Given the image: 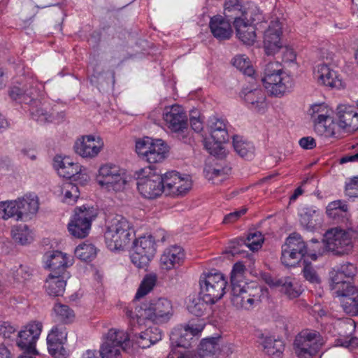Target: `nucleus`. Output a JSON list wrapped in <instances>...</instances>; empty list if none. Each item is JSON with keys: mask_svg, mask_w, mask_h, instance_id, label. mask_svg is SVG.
I'll return each instance as SVG.
<instances>
[{"mask_svg": "<svg viewBox=\"0 0 358 358\" xmlns=\"http://www.w3.org/2000/svg\"><path fill=\"white\" fill-rule=\"evenodd\" d=\"M206 326V322L203 319L196 317L192 319L187 324L183 329H175L171 335V342L173 346L181 347L187 349L192 346V343L195 341L194 337L199 336Z\"/></svg>", "mask_w": 358, "mask_h": 358, "instance_id": "6e6552de", "label": "nucleus"}, {"mask_svg": "<svg viewBox=\"0 0 358 358\" xmlns=\"http://www.w3.org/2000/svg\"><path fill=\"white\" fill-rule=\"evenodd\" d=\"M169 320L170 315H135L130 322H136L139 327H147L145 336L150 338L152 342L155 344L162 339V334L160 329L155 325L166 323Z\"/></svg>", "mask_w": 358, "mask_h": 358, "instance_id": "2eb2a0df", "label": "nucleus"}, {"mask_svg": "<svg viewBox=\"0 0 358 358\" xmlns=\"http://www.w3.org/2000/svg\"><path fill=\"white\" fill-rule=\"evenodd\" d=\"M42 84L37 80L30 78L22 87H13L10 91L12 99L25 104H33L38 102L40 96ZM31 114L34 120L41 123L52 122V115L43 107L31 106Z\"/></svg>", "mask_w": 358, "mask_h": 358, "instance_id": "f03ea898", "label": "nucleus"}, {"mask_svg": "<svg viewBox=\"0 0 358 358\" xmlns=\"http://www.w3.org/2000/svg\"><path fill=\"white\" fill-rule=\"evenodd\" d=\"M263 241V236L259 231L250 233L246 238H241L232 242L231 252L233 255L240 252L235 244L238 246L245 245L252 251L257 250L262 246Z\"/></svg>", "mask_w": 358, "mask_h": 358, "instance_id": "473e14b6", "label": "nucleus"}, {"mask_svg": "<svg viewBox=\"0 0 358 358\" xmlns=\"http://www.w3.org/2000/svg\"><path fill=\"white\" fill-rule=\"evenodd\" d=\"M302 273L303 278L312 284H320L321 282V278L315 268L306 259L303 260Z\"/></svg>", "mask_w": 358, "mask_h": 358, "instance_id": "3c124183", "label": "nucleus"}, {"mask_svg": "<svg viewBox=\"0 0 358 358\" xmlns=\"http://www.w3.org/2000/svg\"><path fill=\"white\" fill-rule=\"evenodd\" d=\"M52 336L50 337V342H47L49 353L54 358H66L69 356L67 350L64 348V343L52 342Z\"/></svg>", "mask_w": 358, "mask_h": 358, "instance_id": "864d4df0", "label": "nucleus"}, {"mask_svg": "<svg viewBox=\"0 0 358 358\" xmlns=\"http://www.w3.org/2000/svg\"><path fill=\"white\" fill-rule=\"evenodd\" d=\"M53 166L61 177L80 184H83L88 179V176L82 173L81 166L79 164L72 162L69 157H55Z\"/></svg>", "mask_w": 358, "mask_h": 358, "instance_id": "f3484780", "label": "nucleus"}, {"mask_svg": "<svg viewBox=\"0 0 358 358\" xmlns=\"http://www.w3.org/2000/svg\"><path fill=\"white\" fill-rule=\"evenodd\" d=\"M164 174L160 171L149 172L148 175L138 178L137 189L145 199H154L165 194V182Z\"/></svg>", "mask_w": 358, "mask_h": 358, "instance_id": "ddd939ff", "label": "nucleus"}, {"mask_svg": "<svg viewBox=\"0 0 358 358\" xmlns=\"http://www.w3.org/2000/svg\"><path fill=\"white\" fill-rule=\"evenodd\" d=\"M255 20V18L250 16L247 20L236 21L235 23L234 28L238 38L246 45H252L256 40L255 27L252 24Z\"/></svg>", "mask_w": 358, "mask_h": 358, "instance_id": "c85d7f7f", "label": "nucleus"}, {"mask_svg": "<svg viewBox=\"0 0 358 358\" xmlns=\"http://www.w3.org/2000/svg\"><path fill=\"white\" fill-rule=\"evenodd\" d=\"M282 245L289 250L299 253L302 258L307 255L313 260H316L317 255H322L324 252V250L321 251L317 248V244L313 249L308 248L301 236L296 232L291 234Z\"/></svg>", "mask_w": 358, "mask_h": 358, "instance_id": "aec40b11", "label": "nucleus"}, {"mask_svg": "<svg viewBox=\"0 0 358 358\" xmlns=\"http://www.w3.org/2000/svg\"><path fill=\"white\" fill-rule=\"evenodd\" d=\"M252 12L246 10L239 0H228L224 3V18L230 22L234 20V26L236 21L247 20Z\"/></svg>", "mask_w": 358, "mask_h": 358, "instance_id": "c756f323", "label": "nucleus"}, {"mask_svg": "<svg viewBox=\"0 0 358 358\" xmlns=\"http://www.w3.org/2000/svg\"><path fill=\"white\" fill-rule=\"evenodd\" d=\"M109 340L105 341L101 347L100 355L102 358H120L122 348L113 344Z\"/></svg>", "mask_w": 358, "mask_h": 358, "instance_id": "de8ad7c7", "label": "nucleus"}, {"mask_svg": "<svg viewBox=\"0 0 358 358\" xmlns=\"http://www.w3.org/2000/svg\"><path fill=\"white\" fill-rule=\"evenodd\" d=\"M221 336L203 338L198 348L200 358H217L222 352Z\"/></svg>", "mask_w": 358, "mask_h": 358, "instance_id": "bb28decb", "label": "nucleus"}, {"mask_svg": "<svg viewBox=\"0 0 358 358\" xmlns=\"http://www.w3.org/2000/svg\"><path fill=\"white\" fill-rule=\"evenodd\" d=\"M19 213L17 199L0 202V218L8 220L13 217L19 221Z\"/></svg>", "mask_w": 358, "mask_h": 358, "instance_id": "79ce46f5", "label": "nucleus"}, {"mask_svg": "<svg viewBox=\"0 0 358 358\" xmlns=\"http://www.w3.org/2000/svg\"><path fill=\"white\" fill-rule=\"evenodd\" d=\"M42 327L40 322L29 323L18 334L17 346L28 354H36V343L41 335Z\"/></svg>", "mask_w": 358, "mask_h": 358, "instance_id": "6ab92c4d", "label": "nucleus"}, {"mask_svg": "<svg viewBox=\"0 0 358 358\" xmlns=\"http://www.w3.org/2000/svg\"><path fill=\"white\" fill-rule=\"evenodd\" d=\"M75 256L82 261L92 260L96 255V248L92 243L80 244L75 249Z\"/></svg>", "mask_w": 358, "mask_h": 358, "instance_id": "a18cd8bd", "label": "nucleus"}, {"mask_svg": "<svg viewBox=\"0 0 358 358\" xmlns=\"http://www.w3.org/2000/svg\"><path fill=\"white\" fill-rule=\"evenodd\" d=\"M102 143L99 138L89 135L78 139L74 145L76 152L83 157H94L100 152Z\"/></svg>", "mask_w": 358, "mask_h": 358, "instance_id": "b1692460", "label": "nucleus"}, {"mask_svg": "<svg viewBox=\"0 0 358 358\" xmlns=\"http://www.w3.org/2000/svg\"><path fill=\"white\" fill-rule=\"evenodd\" d=\"M157 280L155 273L146 274L143 278L136 293L135 299H140L150 293L156 285Z\"/></svg>", "mask_w": 358, "mask_h": 358, "instance_id": "37998d69", "label": "nucleus"}, {"mask_svg": "<svg viewBox=\"0 0 358 358\" xmlns=\"http://www.w3.org/2000/svg\"><path fill=\"white\" fill-rule=\"evenodd\" d=\"M231 169H216L213 166H208L204 169V174L208 180H211L213 184L218 185L227 178Z\"/></svg>", "mask_w": 358, "mask_h": 358, "instance_id": "c03bdc74", "label": "nucleus"}, {"mask_svg": "<svg viewBox=\"0 0 358 358\" xmlns=\"http://www.w3.org/2000/svg\"><path fill=\"white\" fill-rule=\"evenodd\" d=\"M263 338L262 343L266 354L271 358H280L285 350V345L282 340L275 339L271 336L264 337L263 334L261 336Z\"/></svg>", "mask_w": 358, "mask_h": 358, "instance_id": "e433bc0d", "label": "nucleus"}, {"mask_svg": "<svg viewBox=\"0 0 358 358\" xmlns=\"http://www.w3.org/2000/svg\"><path fill=\"white\" fill-rule=\"evenodd\" d=\"M281 26L278 21H272L264 33V47L267 55H273L282 48L280 41Z\"/></svg>", "mask_w": 358, "mask_h": 358, "instance_id": "4be33fe9", "label": "nucleus"}, {"mask_svg": "<svg viewBox=\"0 0 358 358\" xmlns=\"http://www.w3.org/2000/svg\"><path fill=\"white\" fill-rule=\"evenodd\" d=\"M62 193L64 194V201L68 203H73L80 196V191L77 185L69 181L63 184Z\"/></svg>", "mask_w": 358, "mask_h": 358, "instance_id": "09e8293b", "label": "nucleus"}, {"mask_svg": "<svg viewBox=\"0 0 358 358\" xmlns=\"http://www.w3.org/2000/svg\"><path fill=\"white\" fill-rule=\"evenodd\" d=\"M51 336H53L52 342L65 343L67 338L66 328L61 324L54 327L47 336V342H50V337Z\"/></svg>", "mask_w": 358, "mask_h": 358, "instance_id": "4d7b16f0", "label": "nucleus"}, {"mask_svg": "<svg viewBox=\"0 0 358 358\" xmlns=\"http://www.w3.org/2000/svg\"><path fill=\"white\" fill-rule=\"evenodd\" d=\"M96 217L94 208L82 206L75 209L71 222L68 224L69 233L78 238L86 237L90 231L92 221Z\"/></svg>", "mask_w": 358, "mask_h": 358, "instance_id": "9b49d317", "label": "nucleus"}, {"mask_svg": "<svg viewBox=\"0 0 358 358\" xmlns=\"http://www.w3.org/2000/svg\"><path fill=\"white\" fill-rule=\"evenodd\" d=\"M299 143L302 148L306 150H311L316 146L315 141L311 136L301 138L299 140Z\"/></svg>", "mask_w": 358, "mask_h": 358, "instance_id": "774afa93", "label": "nucleus"}, {"mask_svg": "<svg viewBox=\"0 0 358 358\" xmlns=\"http://www.w3.org/2000/svg\"><path fill=\"white\" fill-rule=\"evenodd\" d=\"M262 81L267 91L274 96L282 95L294 86L292 78L283 71L279 62H268L265 65Z\"/></svg>", "mask_w": 358, "mask_h": 358, "instance_id": "20e7f679", "label": "nucleus"}, {"mask_svg": "<svg viewBox=\"0 0 358 358\" xmlns=\"http://www.w3.org/2000/svg\"><path fill=\"white\" fill-rule=\"evenodd\" d=\"M227 282L221 273H203L199 279L201 299H189L187 310L189 313L206 310L208 304H214L225 294Z\"/></svg>", "mask_w": 358, "mask_h": 358, "instance_id": "f257e3e1", "label": "nucleus"}, {"mask_svg": "<svg viewBox=\"0 0 358 358\" xmlns=\"http://www.w3.org/2000/svg\"><path fill=\"white\" fill-rule=\"evenodd\" d=\"M353 231L343 229L341 227H334L327 230L324 236L323 243L314 239L312 241L317 244V248L321 251L322 246L324 245L328 251L335 255H343L348 254L352 249V238Z\"/></svg>", "mask_w": 358, "mask_h": 358, "instance_id": "423d86ee", "label": "nucleus"}, {"mask_svg": "<svg viewBox=\"0 0 358 358\" xmlns=\"http://www.w3.org/2000/svg\"><path fill=\"white\" fill-rule=\"evenodd\" d=\"M145 310H146L147 308ZM148 310L150 312V313H171L172 304L167 299L160 298L150 303Z\"/></svg>", "mask_w": 358, "mask_h": 358, "instance_id": "49530a36", "label": "nucleus"}, {"mask_svg": "<svg viewBox=\"0 0 358 358\" xmlns=\"http://www.w3.org/2000/svg\"><path fill=\"white\" fill-rule=\"evenodd\" d=\"M338 125L348 132L358 129V112L352 106L340 105L337 108Z\"/></svg>", "mask_w": 358, "mask_h": 358, "instance_id": "5701e85b", "label": "nucleus"}, {"mask_svg": "<svg viewBox=\"0 0 358 358\" xmlns=\"http://www.w3.org/2000/svg\"><path fill=\"white\" fill-rule=\"evenodd\" d=\"M162 118L165 126L172 132L185 138L183 134L188 127L187 115L179 105L167 106L164 109Z\"/></svg>", "mask_w": 358, "mask_h": 358, "instance_id": "f8f14e48", "label": "nucleus"}, {"mask_svg": "<svg viewBox=\"0 0 358 358\" xmlns=\"http://www.w3.org/2000/svg\"><path fill=\"white\" fill-rule=\"evenodd\" d=\"M136 343L138 347L143 349L149 348L152 345H154L153 342L151 341V338L145 336V331H142L138 336H136Z\"/></svg>", "mask_w": 358, "mask_h": 358, "instance_id": "338daca9", "label": "nucleus"}, {"mask_svg": "<svg viewBox=\"0 0 358 358\" xmlns=\"http://www.w3.org/2000/svg\"><path fill=\"white\" fill-rule=\"evenodd\" d=\"M303 258L299 253L289 250L282 246L281 262L285 266H295Z\"/></svg>", "mask_w": 358, "mask_h": 358, "instance_id": "603ef678", "label": "nucleus"}, {"mask_svg": "<svg viewBox=\"0 0 358 358\" xmlns=\"http://www.w3.org/2000/svg\"><path fill=\"white\" fill-rule=\"evenodd\" d=\"M231 296L239 294L248 290L249 285L243 280V278L231 277Z\"/></svg>", "mask_w": 358, "mask_h": 358, "instance_id": "13d9d810", "label": "nucleus"}, {"mask_svg": "<svg viewBox=\"0 0 358 358\" xmlns=\"http://www.w3.org/2000/svg\"><path fill=\"white\" fill-rule=\"evenodd\" d=\"M233 145L236 152L242 158L250 159L253 157L255 147L251 142L243 140L242 137L234 136Z\"/></svg>", "mask_w": 358, "mask_h": 358, "instance_id": "58836bf2", "label": "nucleus"}, {"mask_svg": "<svg viewBox=\"0 0 358 358\" xmlns=\"http://www.w3.org/2000/svg\"><path fill=\"white\" fill-rule=\"evenodd\" d=\"M336 269L340 271V273L346 278L347 280L352 279L357 273V268L354 264L347 262L337 267Z\"/></svg>", "mask_w": 358, "mask_h": 358, "instance_id": "680f3d73", "label": "nucleus"}, {"mask_svg": "<svg viewBox=\"0 0 358 358\" xmlns=\"http://www.w3.org/2000/svg\"><path fill=\"white\" fill-rule=\"evenodd\" d=\"M336 346L343 347L349 350H353L358 347V338L357 337H341L335 341Z\"/></svg>", "mask_w": 358, "mask_h": 358, "instance_id": "052dcab7", "label": "nucleus"}, {"mask_svg": "<svg viewBox=\"0 0 358 358\" xmlns=\"http://www.w3.org/2000/svg\"><path fill=\"white\" fill-rule=\"evenodd\" d=\"M153 142V139L149 137H145L142 139H139L136 143V150L139 155H142L145 159L146 155L151 147Z\"/></svg>", "mask_w": 358, "mask_h": 358, "instance_id": "bf43d9fd", "label": "nucleus"}, {"mask_svg": "<svg viewBox=\"0 0 358 358\" xmlns=\"http://www.w3.org/2000/svg\"><path fill=\"white\" fill-rule=\"evenodd\" d=\"M280 291L287 295L289 299H294L300 295L299 290L294 286L289 277L282 278L280 281Z\"/></svg>", "mask_w": 358, "mask_h": 358, "instance_id": "8fccbe9b", "label": "nucleus"}, {"mask_svg": "<svg viewBox=\"0 0 358 358\" xmlns=\"http://www.w3.org/2000/svg\"><path fill=\"white\" fill-rule=\"evenodd\" d=\"M134 235L131 224L123 216L116 215L107 226L104 237L110 250H120L126 246Z\"/></svg>", "mask_w": 358, "mask_h": 358, "instance_id": "39448f33", "label": "nucleus"}, {"mask_svg": "<svg viewBox=\"0 0 358 358\" xmlns=\"http://www.w3.org/2000/svg\"><path fill=\"white\" fill-rule=\"evenodd\" d=\"M211 138L213 141V145L211 142L206 141L205 147L210 155L214 156L222 155L223 153V148L222 144L229 141V134L227 129H221L220 131H212L210 132Z\"/></svg>", "mask_w": 358, "mask_h": 358, "instance_id": "72a5a7b5", "label": "nucleus"}, {"mask_svg": "<svg viewBox=\"0 0 358 358\" xmlns=\"http://www.w3.org/2000/svg\"><path fill=\"white\" fill-rule=\"evenodd\" d=\"M18 219L20 221H27L36 215L39 208L37 196L33 195L24 196L17 199Z\"/></svg>", "mask_w": 358, "mask_h": 358, "instance_id": "cd10ccee", "label": "nucleus"}, {"mask_svg": "<svg viewBox=\"0 0 358 358\" xmlns=\"http://www.w3.org/2000/svg\"><path fill=\"white\" fill-rule=\"evenodd\" d=\"M124 170L114 164H105L100 167L96 181L108 191L120 192L124 189L126 180Z\"/></svg>", "mask_w": 358, "mask_h": 358, "instance_id": "1a4fd4ad", "label": "nucleus"}, {"mask_svg": "<svg viewBox=\"0 0 358 358\" xmlns=\"http://www.w3.org/2000/svg\"><path fill=\"white\" fill-rule=\"evenodd\" d=\"M164 178L166 196H182L192 187V180L188 175L182 176L176 171H171L164 173Z\"/></svg>", "mask_w": 358, "mask_h": 358, "instance_id": "a211bd4d", "label": "nucleus"}, {"mask_svg": "<svg viewBox=\"0 0 358 358\" xmlns=\"http://www.w3.org/2000/svg\"><path fill=\"white\" fill-rule=\"evenodd\" d=\"M345 194L350 198H358V177H354L346 184Z\"/></svg>", "mask_w": 358, "mask_h": 358, "instance_id": "0e129e2a", "label": "nucleus"}, {"mask_svg": "<svg viewBox=\"0 0 358 358\" xmlns=\"http://www.w3.org/2000/svg\"><path fill=\"white\" fill-rule=\"evenodd\" d=\"M314 122V129L319 135L330 137L335 135L334 123L324 104H314L308 110Z\"/></svg>", "mask_w": 358, "mask_h": 358, "instance_id": "4468645a", "label": "nucleus"}, {"mask_svg": "<svg viewBox=\"0 0 358 358\" xmlns=\"http://www.w3.org/2000/svg\"><path fill=\"white\" fill-rule=\"evenodd\" d=\"M348 210V205L341 201H334L327 207V214L329 217L336 219L341 213H346Z\"/></svg>", "mask_w": 358, "mask_h": 358, "instance_id": "5fc2aeb1", "label": "nucleus"}, {"mask_svg": "<svg viewBox=\"0 0 358 358\" xmlns=\"http://www.w3.org/2000/svg\"><path fill=\"white\" fill-rule=\"evenodd\" d=\"M320 211L314 207H306L300 213L301 224L308 230H314L320 221Z\"/></svg>", "mask_w": 358, "mask_h": 358, "instance_id": "4c0bfd02", "label": "nucleus"}, {"mask_svg": "<svg viewBox=\"0 0 358 358\" xmlns=\"http://www.w3.org/2000/svg\"><path fill=\"white\" fill-rule=\"evenodd\" d=\"M246 213V209L243 208L239 210L230 213L226 215L223 219V224H231L238 220L243 215Z\"/></svg>", "mask_w": 358, "mask_h": 358, "instance_id": "69168bd1", "label": "nucleus"}, {"mask_svg": "<svg viewBox=\"0 0 358 358\" xmlns=\"http://www.w3.org/2000/svg\"><path fill=\"white\" fill-rule=\"evenodd\" d=\"M45 265L51 273L49 275H61L64 278H69L70 273L66 268L72 264L71 261L68 259L66 255L56 250L45 255Z\"/></svg>", "mask_w": 358, "mask_h": 358, "instance_id": "412c9836", "label": "nucleus"}, {"mask_svg": "<svg viewBox=\"0 0 358 358\" xmlns=\"http://www.w3.org/2000/svg\"><path fill=\"white\" fill-rule=\"evenodd\" d=\"M315 74L317 79L326 86L336 88L341 86V80L338 78L336 73L326 64H318L316 67Z\"/></svg>", "mask_w": 358, "mask_h": 358, "instance_id": "2f4dec72", "label": "nucleus"}, {"mask_svg": "<svg viewBox=\"0 0 358 358\" xmlns=\"http://www.w3.org/2000/svg\"><path fill=\"white\" fill-rule=\"evenodd\" d=\"M109 340H111L110 341L113 344L121 347L122 350L124 351H126L130 345L128 334L122 330L115 329H110L107 334L105 341H108Z\"/></svg>", "mask_w": 358, "mask_h": 358, "instance_id": "ea45409f", "label": "nucleus"}, {"mask_svg": "<svg viewBox=\"0 0 358 358\" xmlns=\"http://www.w3.org/2000/svg\"><path fill=\"white\" fill-rule=\"evenodd\" d=\"M334 296L338 297L345 313H358V289L350 285L342 273L334 268L329 273Z\"/></svg>", "mask_w": 358, "mask_h": 358, "instance_id": "7ed1b4c3", "label": "nucleus"}, {"mask_svg": "<svg viewBox=\"0 0 358 358\" xmlns=\"http://www.w3.org/2000/svg\"><path fill=\"white\" fill-rule=\"evenodd\" d=\"M185 258L184 250L178 245H172L164 250L160 257V267L171 270L180 265Z\"/></svg>", "mask_w": 358, "mask_h": 358, "instance_id": "393cba45", "label": "nucleus"}, {"mask_svg": "<svg viewBox=\"0 0 358 358\" xmlns=\"http://www.w3.org/2000/svg\"><path fill=\"white\" fill-rule=\"evenodd\" d=\"M61 275H49L45 283V288L50 296H62L66 285V280Z\"/></svg>", "mask_w": 358, "mask_h": 358, "instance_id": "c9c22d12", "label": "nucleus"}, {"mask_svg": "<svg viewBox=\"0 0 358 358\" xmlns=\"http://www.w3.org/2000/svg\"><path fill=\"white\" fill-rule=\"evenodd\" d=\"M31 275L30 269L22 265L13 273L14 280L17 282H23L29 279Z\"/></svg>", "mask_w": 358, "mask_h": 358, "instance_id": "e2e57ef3", "label": "nucleus"}, {"mask_svg": "<svg viewBox=\"0 0 358 358\" xmlns=\"http://www.w3.org/2000/svg\"><path fill=\"white\" fill-rule=\"evenodd\" d=\"M242 94L245 103L250 109L257 112H263L266 107V95L261 89L243 91Z\"/></svg>", "mask_w": 358, "mask_h": 358, "instance_id": "7c9ffc66", "label": "nucleus"}, {"mask_svg": "<svg viewBox=\"0 0 358 358\" xmlns=\"http://www.w3.org/2000/svg\"><path fill=\"white\" fill-rule=\"evenodd\" d=\"M209 27L213 36L220 41L229 39L233 33L230 22L219 15L210 18Z\"/></svg>", "mask_w": 358, "mask_h": 358, "instance_id": "a878e982", "label": "nucleus"}, {"mask_svg": "<svg viewBox=\"0 0 358 358\" xmlns=\"http://www.w3.org/2000/svg\"><path fill=\"white\" fill-rule=\"evenodd\" d=\"M156 252L155 241L151 235L141 236L134 242L130 255L131 262L138 268L148 266Z\"/></svg>", "mask_w": 358, "mask_h": 358, "instance_id": "9d476101", "label": "nucleus"}, {"mask_svg": "<svg viewBox=\"0 0 358 358\" xmlns=\"http://www.w3.org/2000/svg\"><path fill=\"white\" fill-rule=\"evenodd\" d=\"M14 241L20 245H27L33 241L31 233L25 224L14 227L11 230Z\"/></svg>", "mask_w": 358, "mask_h": 358, "instance_id": "a19ab883", "label": "nucleus"}, {"mask_svg": "<svg viewBox=\"0 0 358 358\" xmlns=\"http://www.w3.org/2000/svg\"><path fill=\"white\" fill-rule=\"evenodd\" d=\"M168 146L162 139H153L145 159L150 164L162 162L166 157Z\"/></svg>", "mask_w": 358, "mask_h": 358, "instance_id": "f704fd0d", "label": "nucleus"}, {"mask_svg": "<svg viewBox=\"0 0 358 358\" xmlns=\"http://www.w3.org/2000/svg\"><path fill=\"white\" fill-rule=\"evenodd\" d=\"M232 63L236 69L243 71L245 75L251 76L255 72L250 65V60L248 57H245V55H238L235 57Z\"/></svg>", "mask_w": 358, "mask_h": 358, "instance_id": "6e6d98bb", "label": "nucleus"}, {"mask_svg": "<svg viewBox=\"0 0 358 358\" xmlns=\"http://www.w3.org/2000/svg\"><path fill=\"white\" fill-rule=\"evenodd\" d=\"M268 296V290L261 286L248 287L241 294L231 296V303L237 308H243L245 310H251L255 305L258 304L263 299Z\"/></svg>", "mask_w": 358, "mask_h": 358, "instance_id": "dca6fc26", "label": "nucleus"}, {"mask_svg": "<svg viewBox=\"0 0 358 358\" xmlns=\"http://www.w3.org/2000/svg\"><path fill=\"white\" fill-rule=\"evenodd\" d=\"M323 345V338L318 331L305 329L296 335L293 349L299 358H309L316 355Z\"/></svg>", "mask_w": 358, "mask_h": 358, "instance_id": "0eeeda50", "label": "nucleus"}]
</instances>
